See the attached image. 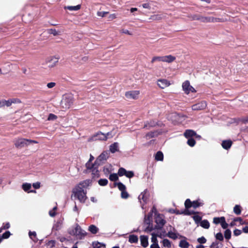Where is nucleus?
Segmentation results:
<instances>
[{
    "label": "nucleus",
    "instance_id": "052dcab7",
    "mask_svg": "<svg viewBox=\"0 0 248 248\" xmlns=\"http://www.w3.org/2000/svg\"><path fill=\"white\" fill-rule=\"evenodd\" d=\"M125 176L128 178H131L134 176V173L131 171H126Z\"/></svg>",
    "mask_w": 248,
    "mask_h": 248
},
{
    "label": "nucleus",
    "instance_id": "72a5a7b5",
    "mask_svg": "<svg viewBox=\"0 0 248 248\" xmlns=\"http://www.w3.org/2000/svg\"><path fill=\"white\" fill-rule=\"evenodd\" d=\"M93 248H105V245L99 242H93Z\"/></svg>",
    "mask_w": 248,
    "mask_h": 248
},
{
    "label": "nucleus",
    "instance_id": "e2e57ef3",
    "mask_svg": "<svg viewBox=\"0 0 248 248\" xmlns=\"http://www.w3.org/2000/svg\"><path fill=\"white\" fill-rule=\"evenodd\" d=\"M121 32L129 35H131L132 34V33L126 29H122L121 30Z\"/></svg>",
    "mask_w": 248,
    "mask_h": 248
},
{
    "label": "nucleus",
    "instance_id": "9b49d317",
    "mask_svg": "<svg viewBox=\"0 0 248 248\" xmlns=\"http://www.w3.org/2000/svg\"><path fill=\"white\" fill-rule=\"evenodd\" d=\"M207 107V102L205 101H201L192 106L193 110H201L204 109Z\"/></svg>",
    "mask_w": 248,
    "mask_h": 248
},
{
    "label": "nucleus",
    "instance_id": "4c0bfd02",
    "mask_svg": "<svg viewBox=\"0 0 248 248\" xmlns=\"http://www.w3.org/2000/svg\"><path fill=\"white\" fill-rule=\"evenodd\" d=\"M152 62H163V56L154 57L152 59Z\"/></svg>",
    "mask_w": 248,
    "mask_h": 248
},
{
    "label": "nucleus",
    "instance_id": "5701e85b",
    "mask_svg": "<svg viewBox=\"0 0 248 248\" xmlns=\"http://www.w3.org/2000/svg\"><path fill=\"white\" fill-rule=\"evenodd\" d=\"M175 58L170 55L163 56V62H171L174 61Z\"/></svg>",
    "mask_w": 248,
    "mask_h": 248
},
{
    "label": "nucleus",
    "instance_id": "de8ad7c7",
    "mask_svg": "<svg viewBox=\"0 0 248 248\" xmlns=\"http://www.w3.org/2000/svg\"><path fill=\"white\" fill-rule=\"evenodd\" d=\"M195 141L193 139L190 138L187 140V144L191 147H193L195 144Z\"/></svg>",
    "mask_w": 248,
    "mask_h": 248
},
{
    "label": "nucleus",
    "instance_id": "bf43d9fd",
    "mask_svg": "<svg viewBox=\"0 0 248 248\" xmlns=\"http://www.w3.org/2000/svg\"><path fill=\"white\" fill-rule=\"evenodd\" d=\"M193 218L195 220V221L197 223L200 222L202 219L201 217L198 215H194L193 217Z\"/></svg>",
    "mask_w": 248,
    "mask_h": 248
},
{
    "label": "nucleus",
    "instance_id": "6e6552de",
    "mask_svg": "<svg viewBox=\"0 0 248 248\" xmlns=\"http://www.w3.org/2000/svg\"><path fill=\"white\" fill-rule=\"evenodd\" d=\"M59 59L60 57L59 56H50L46 58V63L48 68H52L57 65Z\"/></svg>",
    "mask_w": 248,
    "mask_h": 248
},
{
    "label": "nucleus",
    "instance_id": "69168bd1",
    "mask_svg": "<svg viewBox=\"0 0 248 248\" xmlns=\"http://www.w3.org/2000/svg\"><path fill=\"white\" fill-rule=\"evenodd\" d=\"M241 231L238 229H235L233 231V234L235 236H238L241 234Z\"/></svg>",
    "mask_w": 248,
    "mask_h": 248
},
{
    "label": "nucleus",
    "instance_id": "a19ab883",
    "mask_svg": "<svg viewBox=\"0 0 248 248\" xmlns=\"http://www.w3.org/2000/svg\"><path fill=\"white\" fill-rule=\"evenodd\" d=\"M224 236L226 239H229L231 237V232L230 230H226L224 232Z\"/></svg>",
    "mask_w": 248,
    "mask_h": 248
},
{
    "label": "nucleus",
    "instance_id": "0eeeda50",
    "mask_svg": "<svg viewBox=\"0 0 248 248\" xmlns=\"http://www.w3.org/2000/svg\"><path fill=\"white\" fill-rule=\"evenodd\" d=\"M21 101L17 98H11L7 100L2 99L0 100V108L4 107H10L13 104H20Z\"/></svg>",
    "mask_w": 248,
    "mask_h": 248
},
{
    "label": "nucleus",
    "instance_id": "5fc2aeb1",
    "mask_svg": "<svg viewBox=\"0 0 248 248\" xmlns=\"http://www.w3.org/2000/svg\"><path fill=\"white\" fill-rule=\"evenodd\" d=\"M121 197L124 199H126L128 197V194L125 190L121 192Z\"/></svg>",
    "mask_w": 248,
    "mask_h": 248
},
{
    "label": "nucleus",
    "instance_id": "1a4fd4ad",
    "mask_svg": "<svg viewBox=\"0 0 248 248\" xmlns=\"http://www.w3.org/2000/svg\"><path fill=\"white\" fill-rule=\"evenodd\" d=\"M182 88L183 91L186 94L196 92V90L190 85L189 82L187 80L183 83Z\"/></svg>",
    "mask_w": 248,
    "mask_h": 248
},
{
    "label": "nucleus",
    "instance_id": "4468645a",
    "mask_svg": "<svg viewBox=\"0 0 248 248\" xmlns=\"http://www.w3.org/2000/svg\"><path fill=\"white\" fill-rule=\"evenodd\" d=\"M245 223V222L243 220V219L241 218L236 217L232 221L230 225L232 227L234 226L239 227L243 224H244Z\"/></svg>",
    "mask_w": 248,
    "mask_h": 248
},
{
    "label": "nucleus",
    "instance_id": "c9c22d12",
    "mask_svg": "<svg viewBox=\"0 0 248 248\" xmlns=\"http://www.w3.org/2000/svg\"><path fill=\"white\" fill-rule=\"evenodd\" d=\"M152 2H147L143 3L142 5V6L143 8L148 9H152Z\"/></svg>",
    "mask_w": 248,
    "mask_h": 248
},
{
    "label": "nucleus",
    "instance_id": "f8f14e48",
    "mask_svg": "<svg viewBox=\"0 0 248 248\" xmlns=\"http://www.w3.org/2000/svg\"><path fill=\"white\" fill-rule=\"evenodd\" d=\"M140 94L139 91H129L125 92V96L128 99H136Z\"/></svg>",
    "mask_w": 248,
    "mask_h": 248
},
{
    "label": "nucleus",
    "instance_id": "8fccbe9b",
    "mask_svg": "<svg viewBox=\"0 0 248 248\" xmlns=\"http://www.w3.org/2000/svg\"><path fill=\"white\" fill-rule=\"evenodd\" d=\"M57 210V207H54L52 210L49 212V215L50 217H53L56 215V210Z\"/></svg>",
    "mask_w": 248,
    "mask_h": 248
},
{
    "label": "nucleus",
    "instance_id": "a211bd4d",
    "mask_svg": "<svg viewBox=\"0 0 248 248\" xmlns=\"http://www.w3.org/2000/svg\"><path fill=\"white\" fill-rule=\"evenodd\" d=\"M89 172H91L93 177H98L99 176V172L95 167L93 166L90 167L89 169Z\"/></svg>",
    "mask_w": 248,
    "mask_h": 248
},
{
    "label": "nucleus",
    "instance_id": "ea45409f",
    "mask_svg": "<svg viewBox=\"0 0 248 248\" xmlns=\"http://www.w3.org/2000/svg\"><path fill=\"white\" fill-rule=\"evenodd\" d=\"M126 171V170L124 169L121 168L119 170L118 174L120 176L125 175Z\"/></svg>",
    "mask_w": 248,
    "mask_h": 248
},
{
    "label": "nucleus",
    "instance_id": "39448f33",
    "mask_svg": "<svg viewBox=\"0 0 248 248\" xmlns=\"http://www.w3.org/2000/svg\"><path fill=\"white\" fill-rule=\"evenodd\" d=\"M73 97L71 94H65L62 97L60 106L64 109L69 108L73 103Z\"/></svg>",
    "mask_w": 248,
    "mask_h": 248
},
{
    "label": "nucleus",
    "instance_id": "f03ea898",
    "mask_svg": "<svg viewBox=\"0 0 248 248\" xmlns=\"http://www.w3.org/2000/svg\"><path fill=\"white\" fill-rule=\"evenodd\" d=\"M91 183L90 180H86L76 185L72 190L71 199H77L81 202H84L87 199V196L86 191L84 188L90 186Z\"/></svg>",
    "mask_w": 248,
    "mask_h": 248
},
{
    "label": "nucleus",
    "instance_id": "7ed1b4c3",
    "mask_svg": "<svg viewBox=\"0 0 248 248\" xmlns=\"http://www.w3.org/2000/svg\"><path fill=\"white\" fill-rule=\"evenodd\" d=\"M186 210L183 213L185 215H192L194 214V212L189 210V208L191 207H193L196 208L201 205H202V203L200 202L199 201H194L192 202L189 199H187L185 203Z\"/></svg>",
    "mask_w": 248,
    "mask_h": 248
},
{
    "label": "nucleus",
    "instance_id": "338daca9",
    "mask_svg": "<svg viewBox=\"0 0 248 248\" xmlns=\"http://www.w3.org/2000/svg\"><path fill=\"white\" fill-rule=\"evenodd\" d=\"M10 235V232L9 231L6 232L2 235V238H8Z\"/></svg>",
    "mask_w": 248,
    "mask_h": 248
},
{
    "label": "nucleus",
    "instance_id": "6ab92c4d",
    "mask_svg": "<svg viewBox=\"0 0 248 248\" xmlns=\"http://www.w3.org/2000/svg\"><path fill=\"white\" fill-rule=\"evenodd\" d=\"M172 239H176L179 237L180 238L182 237V236L179 235V234L176 232L175 231L172 232V231H170L168 232V233L166 235Z\"/></svg>",
    "mask_w": 248,
    "mask_h": 248
},
{
    "label": "nucleus",
    "instance_id": "3c124183",
    "mask_svg": "<svg viewBox=\"0 0 248 248\" xmlns=\"http://www.w3.org/2000/svg\"><path fill=\"white\" fill-rule=\"evenodd\" d=\"M197 241L200 244H204L206 242V239L203 236L197 239Z\"/></svg>",
    "mask_w": 248,
    "mask_h": 248
},
{
    "label": "nucleus",
    "instance_id": "680f3d73",
    "mask_svg": "<svg viewBox=\"0 0 248 248\" xmlns=\"http://www.w3.org/2000/svg\"><path fill=\"white\" fill-rule=\"evenodd\" d=\"M32 186L33 187L35 188V189H38L41 186V184L40 182H36V183H34L33 184H32Z\"/></svg>",
    "mask_w": 248,
    "mask_h": 248
},
{
    "label": "nucleus",
    "instance_id": "dca6fc26",
    "mask_svg": "<svg viewBox=\"0 0 248 248\" xmlns=\"http://www.w3.org/2000/svg\"><path fill=\"white\" fill-rule=\"evenodd\" d=\"M109 157V153L108 151L103 152L97 158V162H102L106 160Z\"/></svg>",
    "mask_w": 248,
    "mask_h": 248
},
{
    "label": "nucleus",
    "instance_id": "f257e3e1",
    "mask_svg": "<svg viewBox=\"0 0 248 248\" xmlns=\"http://www.w3.org/2000/svg\"><path fill=\"white\" fill-rule=\"evenodd\" d=\"M165 223L163 216L158 214L156 208L153 207L148 216L145 217L144 231L149 232L154 229L161 228Z\"/></svg>",
    "mask_w": 248,
    "mask_h": 248
},
{
    "label": "nucleus",
    "instance_id": "6e6d98bb",
    "mask_svg": "<svg viewBox=\"0 0 248 248\" xmlns=\"http://www.w3.org/2000/svg\"><path fill=\"white\" fill-rule=\"evenodd\" d=\"M56 86V83L54 82H49L46 84V86L49 89L54 88Z\"/></svg>",
    "mask_w": 248,
    "mask_h": 248
},
{
    "label": "nucleus",
    "instance_id": "49530a36",
    "mask_svg": "<svg viewBox=\"0 0 248 248\" xmlns=\"http://www.w3.org/2000/svg\"><path fill=\"white\" fill-rule=\"evenodd\" d=\"M36 233L35 232H29V236H30V238L34 241H36Z\"/></svg>",
    "mask_w": 248,
    "mask_h": 248
},
{
    "label": "nucleus",
    "instance_id": "f704fd0d",
    "mask_svg": "<svg viewBox=\"0 0 248 248\" xmlns=\"http://www.w3.org/2000/svg\"><path fill=\"white\" fill-rule=\"evenodd\" d=\"M224 217H214L213 218V223L215 224H221L222 221L224 219Z\"/></svg>",
    "mask_w": 248,
    "mask_h": 248
},
{
    "label": "nucleus",
    "instance_id": "c756f323",
    "mask_svg": "<svg viewBox=\"0 0 248 248\" xmlns=\"http://www.w3.org/2000/svg\"><path fill=\"white\" fill-rule=\"evenodd\" d=\"M155 159L157 161H162L163 160V154L161 152H158L155 155Z\"/></svg>",
    "mask_w": 248,
    "mask_h": 248
},
{
    "label": "nucleus",
    "instance_id": "79ce46f5",
    "mask_svg": "<svg viewBox=\"0 0 248 248\" xmlns=\"http://www.w3.org/2000/svg\"><path fill=\"white\" fill-rule=\"evenodd\" d=\"M93 158H94L91 155L90 158L88 162L86 164V166L87 169H89L90 168V167H92L93 166V165H92V164H91V162L93 160Z\"/></svg>",
    "mask_w": 248,
    "mask_h": 248
},
{
    "label": "nucleus",
    "instance_id": "a878e982",
    "mask_svg": "<svg viewBox=\"0 0 248 248\" xmlns=\"http://www.w3.org/2000/svg\"><path fill=\"white\" fill-rule=\"evenodd\" d=\"M184 135L186 138L187 139L188 138L190 139V137L195 136L196 133L194 131H193L192 130H187L185 132Z\"/></svg>",
    "mask_w": 248,
    "mask_h": 248
},
{
    "label": "nucleus",
    "instance_id": "13d9d810",
    "mask_svg": "<svg viewBox=\"0 0 248 248\" xmlns=\"http://www.w3.org/2000/svg\"><path fill=\"white\" fill-rule=\"evenodd\" d=\"M57 117L53 114H50L48 117V120H55L57 119Z\"/></svg>",
    "mask_w": 248,
    "mask_h": 248
},
{
    "label": "nucleus",
    "instance_id": "aec40b11",
    "mask_svg": "<svg viewBox=\"0 0 248 248\" xmlns=\"http://www.w3.org/2000/svg\"><path fill=\"white\" fill-rule=\"evenodd\" d=\"M140 240L141 242V245L144 248H146L148 246V237L147 236H140Z\"/></svg>",
    "mask_w": 248,
    "mask_h": 248
},
{
    "label": "nucleus",
    "instance_id": "473e14b6",
    "mask_svg": "<svg viewBox=\"0 0 248 248\" xmlns=\"http://www.w3.org/2000/svg\"><path fill=\"white\" fill-rule=\"evenodd\" d=\"M201 225L205 229H208L210 227V224L206 220L202 221L201 222Z\"/></svg>",
    "mask_w": 248,
    "mask_h": 248
},
{
    "label": "nucleus",
    "instance_id": "58836bf2",
    "mask_svg": "<svg viewBox=\"0 0 248 248\" xmlns=\"http://www.w3.org/2000/svg\"><path fill=\"white\" fill-rule=\"evenodd\" d=\"M111 171V166L108 165L104 167L103 171L105 174H108Z\"/></svg>",
    "mask_w": 248,
    "mask_h": 248
},
{
    "label": "nucleus",
    "instance_id": "864d4df0",
    "mask_svg": "<svg viewBox=\"0 0 248 248\" xmlns=\"http://www.w3.org/2000/svg\"><path fill=\"white\" fill-rule=\"evenodd\" d=\"M220 224L223 229H226L228 227V224L226 223L225 217L224 218L223 221H222Z\"/></svg>",
    "mask_w": 248,
    "mask_h": 248
},
{
    "label": "nucleus",
    "instance_id": "4be33fe9",
    "mask_svg": "<svg viewBox=\"0 0 248 248\" xmlns=\"http://www.w3.org/2000/svg\"><path fill=\"white\" fill-rule=\"evenodd\" d=\"M109 151L114 154L119 151V144L117 142H115L109 146Z\"/></svg>",
    "mask_w": 248,
    "mask_h": 248
},
{
    "label": "nucleus",
    "instance_id": "393cba45",
    "mask_svg": "<svg viewBox=\"0 0 248 248\" xmlns=\"http://www.w3.org/2000/svg\"><path fill=\"white\" fill-rule=\"evenodd\" d=\"M161 243L164 248H170L171 247V242L167 239H164L162 241Z\"/></svg>",
    "mask_w": 248,
    "mask_h": 248
},
{
    "label": "nucleus",
    "instance_id": "774afa93",
    "mask_svg": "<svg viewBox=\"0 0 248 248\" xmlns=\"http://www.w3.org/2000/svg\"><path fill=\"white\" fill-rule=\"evenodd\" d=\"M150 248H160L158 243L152 244L150 245Z\"/></svg>",
    "mask_w": 248,
    "mask_h": 248
},
{
    "label": "nucleus",
    "instance_id": "9d476101",
    "mask_svg": "<svg viewBox=\"0 0 248 248\" xmlns=\"http://www.w3.org/2000/svg\"><path fill=\"white\" fill-rule=\"evenodd\" d=\"M157 85L161 89H164L171 85L170 81L165 78H160L156 81Z\"/></svg>",
    "mask_w": 248,
    "mask_h": 248
},
{
    "label": "nucleus",
    "instance_id": "20e7f679",
    "mask_svg": "<svg viewBox=\"0 0 248 248\" xmlns=\"http://www.w3.org/2000/svg\"><path fill=\"white\" fill-rule=\"evenodd\" d=\"M38 142L24 138H17L14 140V144L17 148H21L26 147L31 143H37Z\"/></svg>",
    "mask_w": 248,
    "mask_h": 248
},
{
    "label": "nucleus",
    "instance_id": "ddd939ff",
    "mask_svg": "<svg viewBox=\"0 0 248 248\" xmlns=\"http://www.w3.org/2000/svg\"><path fill=\"white\" fill-rule=\"evenodd\" d=\"M113 137V135L111 133L108 132L106 134H104L101 132L97 133L95 136V140H107L109 138H111Z\"/></svg>",
    "mask_w": 248,
    "mask_h": 248
},
{
    "label": "nucleus",
    "instance_id": "412c9836",
    "mask_svg": "<svg viewBox=\"0 0 248 248\" xmlns=\"http://www.w3.org/2000/svg\"><path fill=\"white\" fill-rule=\"evenodd\" d=\"M151 235H152V237H151L152 244L158 243L157 237H160V238L162 237V235L161 233L159 234L158 233L153 232L151 234Z\"/></svg>",
    "mask_w": 248,
    "mask_h": 248
},
{
    "label": "nucleus",
    "instance_id": "603ef678",
    "mask_svg": "<svg viewBox=\"0 0 248 248\" xmlns=\"http://www.w3.org/2000/svg\"><path fill=\"white\" fill-rule=\"evenodd\" d=\"M108 14V12H103V11H100L98 12L97 13V15L98 16L100 17H104Z\"/></svg>",
    "mask_w": 248,
    "mask_h": 248
},
{
    "label": "nucleus",
    "instance_id": "423d86ee",
    "mask_svg": "<svg viewBox=\"0 0 248 248\" xmlns=\"http://www.w3.org/2000/svg\"><path fill=\"white\" fill-rule=\"evenodd\" d=\"M69 233L72 235L77 236L79 239H81L86 235V232L78 225L70 228Z\"/></svg>",
    "mask_w": 248,
    "mask_h": 248
},
{
    "label": "nucleus",
    "instance_id": "37998d69",
    "mask_svg": "<svg viewBox=\"0 0 248 248\" xmlns=\"http://www.w3.org/2000/svg\"><path fill=\"white\" fill-rule=\"evenodd\" d=\"M108 180L106 179H101L99 180L98 183L100 186H104L108 184Z\"/></svg>",
    "mask_w": 248,
    "mask_h": 248
},
{
    "label": "nucleus",
    "instance_id": "09e8293b",
    "mask_svg": "<svg viewBox=\"0 0 248 248\" xmlns=\"http://www.w3.org/2000/svg\"><path fill=\"white\" fill-rule=\"evenodd\" d=\"M117 186H118V188L121 191V192L125 190V186L121 183H118Z\"/></svg>",
    "mask_w": 248,
    "mask_h": 248
},
{
    "label": "nucleus",
    "instance_id": "b1692460",
    "mask_svg": "<svg viewBox=\"0 0 248 248\" xmlns=\"http://www.w3.org/2000/svg\"><path fill=\"white\" fill-rule=\"evenodd\" d=\"M221 145L224 149L227 150L231 147L232 145V142L230 140H223Z\"/></svg>",
    "mask_w": 248,
    "mask_h": 248
},
{
    "label": "nucleus",
    "instance_id": "a18cd8bd",
    "mask_svg": "<svg viewBox=\"0 0 248 248\" xmlns=\"http://www.w3.org/2000/svg\"><path fill=\"white\" fill-rule=\"evenodd\" d=\"M163 15L162 14L154 15L152 16V19L154 20H159L161 19Z\"/></svg>",
    "mask_w": 248,
    "mask_h": 248
},
{
    "label": "nucleus",
    "instance_id": "cd10ccee",
    "mask_svg": "<svg viewBox=\"0 0 248 248\" xmlns=\"http://www.w3.org/2000/svg\"><path fill=\"white\" fill-rule=\"evenodd\" d=\"M81 8L80 5H77L76 6H67L65 7V9H68L70 11H78Z\"/></svg>",
    "mask_w": 248,
    "mask_h": 248
},
{
    "label": "nucleus",
    "instance_id": "4d7b16f0",
    "mask_svg": "<svg viewBox=\"0 0 248 248\" xmlns=\"http://www.w3.org/2000/svg\"><path fill=\"white\" fill-rule=\"evenodd\" d=\"M216 238L217 239H218L220 241H222L223 240V237L221 233L218 232L217 233L216 235Z\"/></svg>",
    "mask_w": 248,
    "mask_h": 248
},
{
    "label": "nucleus",
    "instance_id": "f3484780",
    "mask_svg": "<svg viewBox=\"0 0 248 248\" xmlns=\"http://www.w3.org/2000/svg\"><path fill=\"white\" fill-rule=\"evenodd\" d=\"M184 118V117L180 116L179 114L176 113H173L170 116V119L174 122H181L182 119Z\"/></svg>",
    "mask_w": 248,
    "mask_h": 248
},
{
    "label": "nucleus",
    "instance_id": "c03bdc74",
    "mask_svg": "<svg viewBox=\"0 0 248 248\" xmlns=\"http://www.w3.org/2000/svg\"><path fill=\"white\" fill-rule=\"evenodd\" d=\"M233 211L237 215L240 214L241 213L240 207L237 205H235L233 208Z\"/></svg>",
    "mask_w": 248,
    "mask_h": 248
},
{
    "label": "nucleus",
    "instance_id": "e433bc0d",
    "mask_svg": "<svg viewBox=\"0 0 248 248\" xmlns=\"http://www.w3.org/2000/svg\"><path fill=\"white\" fill-rule=\"evenodd\" d=\"M117 174L116 173H113L110 175L109 176V179L110 180L112 181H117L118 179V176Z\"/></svg>",
    "mask_w": 248,
    "mask_h": 248
},
{
    "label": "nucleus",
    "instance_id": "2f4dec72",
    "mask_svg": "<svg viewBox=\"0 0 248 248\" xmlns=\"http://www.w3.org/2000/svg\"><path fill=\"white\" fill-rule=\"evenodd\" d=\"M138 241V236L135 235H130L129 236V241L131 243H137Z\"/></svg>",
    "mask_w": 248,
    "mask_h": 248
},
{
    "label": "nucleus",
    "instance_id": "7c9ffc66",
    "mask_svg": "<svg viewBox=\"0 0 248 248\" xmlns=\"http://www.w3.org/2000/svg\"><path fill=\"white\" fill-rule=\"evenodd\" d=\"M31 185L30 183H26L23 184L22 185V188L26 192H28L29 190L31 188Z\"/></svg>",
    "mask_w": 248,
    "mask_h": 248
},
{
    "label": "nucleus",
    "instance_id": "bb28decb",
    "mask_svg": "<svg viewBox=\"0 0 248 248\" xmlns=\"http://www.w3.org/2000/svg\"><path fill=\"white\" fill-rule=\"evenodd\" d=\"M189 245V244L185 239L181 240L179 244V246L182 248H188Z\"/></svg>",
    "mask_w": 248,
    "mask_h": 248
},
{
    "label": "nucleus",
    "instance_id": "0e129e2a",
    "mask_svg": "<svg viewBox=\"0 0 248 248\" xmlns=\"http://www.w3.org/2000/svg\"><path fill=\"white\" fill-rule=\"evenodd\" d=\"M117 17V15L116 14H110L108 18L109 19V20H112L115 18H116Z\"/></svg>",
    "mask_w": 248,
    "mask_h": 248
},
{
    "label": "nucleus",
    "instance_id": "2eb2a0df",
    "mask_svg": "<svg viewBox=\"0 0 248 248\" xmlns=\"http://www.w3.org/2000/svg\"><path fill=\"white\" fill-rule=\"evenodd\" d=\"M149 194L147 190H145L139 196V200L141 202V201H143L144 202H146L149 198Z\"/></svg>",
    "mask_w": 248,
    "mask_h": 248
},
{
    "label": "nucleus",
    "instance_id": "c85d7f7f",
    "mask_svg": "<svg viewBox=\"0 0 248 248\" xmlns=\"http://www.w3.org/2000/svg\"><path fill=\"white\" fill-rule=\"evenodd\" d=\"M89 231L93 234H95L97 232L98 229L96 226L94 225H91L89 227Z\"/></svg>",
    "mask_w": 248,
    "mask_h": 248
}]
</instances>
